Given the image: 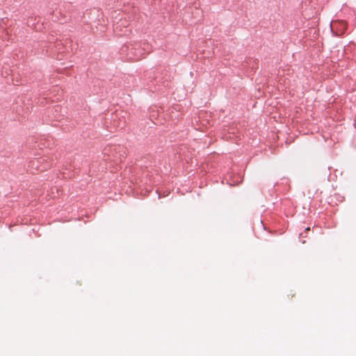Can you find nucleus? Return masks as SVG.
<instances>
[{"instance_id": "obj_1", "label": "nucleus", "mask_w": 356, "mask_h": 356, "mask_svg": "<svg viewBox=\"0 0 356 356\" xmlns=\"http://www.w3.org/2000/svg\"><path fill=\"white\" fill-rule=\"evenodd\" d=\"M126 48L129 51V53L127 54L129 59L133 60H137L140 59V58L144 54L143 51L145 49V47H140V44H131L129 46H127Z\"/></svg>"}]
</instances>
